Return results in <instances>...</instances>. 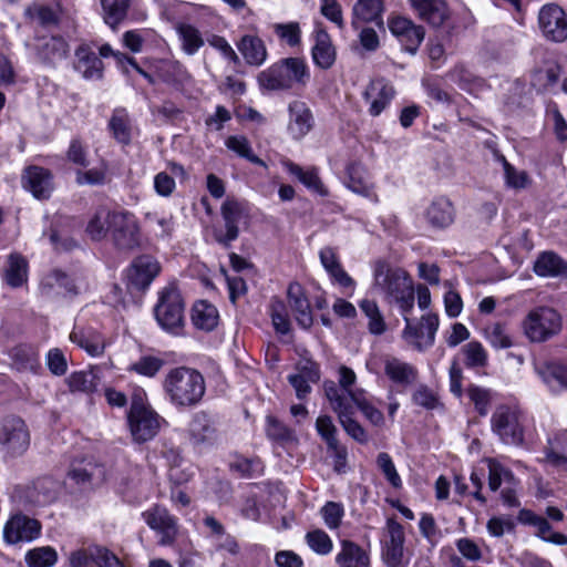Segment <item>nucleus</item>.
Wrapping results in <instances>:
<instances>
[{
    "label": "nucleus",
    "instance_id": "nucleus-39",
    "mask_svg": "<svg viewBox=\"0 0 567 567\" xmlns=\"http://www.w3.org/2000/svg\"><path fill=\"white\" fill-rule=\"evenodd\" d=\"M346 185L353 193L362 196H370L371 183L363 166L359 163H350L347 166V181Z\"/></svg>",
    "mask_w": 567,
    "mask_h": 567
},
{
    "label": "nucleus",
    "instance_id": "nucleus-33",
    "mask_svg": "<svg viewBox=\"0 0 567 567\" xmlns=\"http://www.w3.org/2000/svg\"><path fill=\"white\" fill-rule=\"evenodd\" d=\"M175 30L181 43L182 51L187 55H195L205 44L200 31L193 24L178 22Z\"/></svg>",
    "mask_w": 567,
    "mask_h": 567
},
{
    "label": "nucleus",
    "instance_id": "nucleus-36",
    "mask_svg": "<svg viewBox=\"0 0 567 567\" xmlns=\"http://www.w3.org/2000/svg\"><path fill=\"white\" fill-rule=\"evenodd\" d=\"M312 59L316 65L323 70L331 68L334 63V48L329 34L324 30L317 31L316 44L312 48Z\"/></svg>",
    "mask_w": 567,
    "mask_h": 567
},
{
    "label": "nucleus",
    "instance_id": "nucleus-27",
    "mask_svg": "<svg viewBox=\"0 0 567 567\" xmlns=\"http://www.w3.org/2000/svg\"><path fill=\"white\" fill-rule=\"evenodd\" d=\"M338 567H370L369 553L352 540H342L336 555Z\"/></svg>",
    "mask_w": 567,
    "mask_h": 567
},
{
    "label": "nucleus",
    "instance_id": "nucleus-2",
    "mask_svg": "<svg viewBox=\"0 0 567 567\" xmlns=\"http://www.w3.org/2000/svg\"><path fill=\"white\" fill-rule=\"evenodd\" d=\"M310 74L306 62L299 58H286L259 73L257 80L267 91H285L295 84L305 86Z\"/></svg>",
    "mask_w": 567,
    "mask_h": 567
},
{
    "label": "nucleus",
    "instance_id": "nucleus-22",
    "mask_svg": "<svg viewBox=\"0 0 567 567\" xmlns=\"http://www.w3.org/2000/svg\"><path fill=\"white\" fill-rule=\"evenodd\" d=\"M288 131L296 140L302 138L313 127V116L310 109L302 101H292L288 105Z\"/></svg>",
    "mask_w": 567,
    "mask_h": 567
},
{
    "label": "nucleus",
    "instance_id": "nucleus-38",
    "mask_svg": "<svg viewBox=\"0 0 567 567\" xmlns=\"http://www.w3.org/2000/svg\"><path fill=\"white\" fill-rule=\"evenodd\" d=\"M132 122L125 109H115L109 121L113 137L122 144H128L132 136Z\"/></svg>",
    "mask_w": 567,
    "mask_h": 567
},
{
    "label": "nucleus",
    "instance_id": "nucleus-57",
    "mask_svg": "<svg viewBox=\"0 0 567 567\" xmlns=\"http://www.w3.org/2000/svg\"><path fill=\"white\" fill-rule=\"evenodd\" d=\"M164 361L153 355H143L132 364L131 370L148 378H153L163 367Z\"/></svg>",
    "mask_w": 567,
    "mask_h": 567
},
{
    "label": "nucleus",
    "instance_id": "nucleus-47",
    "mask_svg": "<svg viewBox=\"0 0 567 567\" xmlns=\"http://www.w3.org/2000/svg\"><path fill=\"white\" fill-rule=\"evenodd\" d=\"M225 145L227 146V148L235 152L240 157L246 158L250 163H254V164H257L260 166H266L265 162L252 153L247 137H245L243 135L229 136L226 140Z\"/></svg>",
    "mask_w": 567,
    "mask_h": 567
},
{
    "label": "nucleus",
    "instance_id": "nucleus-14",
    "mask_svg": "<svg viewBox=\"0 0 567 567\" xmlns=\"http://www.w3.org/2000/svg\"><path fill=\"white\" fill-rule=\"evenodd\" d=\"M405 323L402 336L415 349L423 351L433 346L439 329L437 315L427 313L422 316L420 323L416 326L412 324L409 317H405Z\"/></svg>",
    "mask_w": 567,
    "mask_h": 567
},
{
    "label": "nucleus",
    "instance_id": "nucleus-24",
    "mask_svg": "<svg viewBox=\"0 0 567 567\" xmlns=\"http://www.w3.org/2000/svg\"><path fill=\"white\" fill-rule=\"evenodd\" d=\"M384 373L395 384L409 386L414 383L419 377L417 369L401 359L392 355H385L383 359Z\"/></svg>",
    "mask_w": 567,
    "mask_h": 567
},
{
    "label": "nucleus",
    "instance_id": "nucleus-4",
    "mask_svg": "<svg viewBox=\"0 0 567 567\" xmlns=\"http://www.w3.org/2000/svg\"><path fill=\"white\" fill-rule=\"evenodd\" d=\"M184 300L176 287L169 286L159 292L154 313L158 324L167 331L176 332L184 323Z\"/></svg>",
    "mask_w": 567,
    "mask_h": 567
},
{
    "label": "nucleus",
    "instance_id": "nucleus-35",
    "mask_svg": "<svg viewBox=\"0 0 567 567\" xmlns=\"http://www.w3.org/2000/svg\"><path fill=\"white\" fill-rule=\"evenodd\" d=\"M425 216L433 227L445 228L454 221V208L447 198L440 197L432 202Z\"/></svg>",
    "mask_w": 567,
    "mask_h": 567
},
{
    "label": "nucleus",
    "instance_id": "nucleus-5",
    "mask_svg": "<svg viewBox=\"0 0 567 567\" xmlns=\"http://www.w3.org/2000/svg\"><path fill=\"white\" fill-rule=\"evenodd\" d=\"M523 327L532 342H544L560 331L561 318L553 308L538 307L528 312Z\"/></svg>",
    "mask_w": 567,
    "mask_h": 567
},
{
    "label": "nucleus",
    "instance_id": "nucleus-64",
    "mask_svg": "<svg viewBox=\"0 0 567 567\" xmlns=\"http://www.w3.org/2000/svg\"><path fill=\"white\" fill-rule=\"evenodd\" d=\"M321 515L324 524L330 529H336L340 526L343 516V508L340 504L334 502H328L321 508Z\"/></svg>",
    "mask_w": 567,
    "mask_h": 567
},
{
    "label": "nucleus",
    "instance_id": "nucleus-32",
    "mask_svg": "<svg viewBox=\"0 0 567 567\" xmlns=\"http://www.w3.org/2000/svg\"><path fill=\"white\" fill-rule=\"evenodd\" d=\"M534 271L540 277H567V262L553 251H544L536 259Z\"/></svg>",
    "mask_w": 567,
    "mask_h": 567
},
{
    "label": "nucleus",
    "instance_id": "nucleus-8",
    "mask_svg": "<svg viewBox=\"0 0 567 567\" xmlns=\"http://www.w3.org/2000/svg\"><path fill=\"white\" fill-rule=\"evenodd\" d=\"M374 286L392 300L413 289V282L404 270L391 268L381 260L374 267Z\"/></svg>",
    "mask_w": 567,
    "mask_h": 567
},
{
    "label": "nucleus",
    "instance_id": "nucleus-18",
    "mask_svg": "<svg viewBox=\"0 0 567 567\" xmlns=\"http://www.w3.org/2000/svg\"><path fill=\"white\" fill-rule=\"evenodd\" d=\"M40 523L22 514L13 515L4 526L3 537L9 544L29 542L40 534Z\"/></svg>",
    "mask_w": 567,
    "mask_h": 567
},
{
    "label": "nucleus",
    "instance_id": "nucleus-42",
    "mask_svg": "<svg viewBox=\"0 0 567 567\" xmlns=\"http://www.w3.org/2000/svg\"><path fill=\"white\" fill-rule=\"evenodd\" d=\"M70 339L73 343L84 349L91 357H99L104 352V339L96 332L84 333L81 331H73L70 334Z\"/></svg>",
    "mask_w": 567,
    "mask_h": 567
},
{
    "label": "nucleus",
    "instance_id": "nucleus-51",
    "mask_svg": "<svg viewBox=\"0 0 567 567\" xmlns=\"http://www.w3.org/2000/svg\"><path fill=\"white\" fill-rule=\"evenodd\" d=\"M25 14L30 18V20L38 22L42 27L55 25L59 21V17L55 10L39 3H33L32 6L28 7Z\"/></svg>",
    "mask_w": 567,
    "mask_h": 567
},
{
    "label": "nucleus",
    "instance_id": "nucleus-62",
    "mask_svg": "<svg viewBox=\"0 0 567 567\" xmlns=\"http://www.w3.org/2000/svg\"><path fill=\"white\" fill-rule=\"evenodd\" d=\"M266 432L269 439L278 442H289L293 440V432L274 416L267 417Z\"/></svg>",
    "mask_w": 567,
    "mask_h": 567
},
{
    "label": "nucleus",
    "instance_id": "nucleus-54",
    "mask_svg": "<svg viewBox=\"0 0 567 567\" xmlns=\"http://www.w3.org/2000/svg\"><path fill=\"white\" fill-rule=\"evenodd\" d=\"M485 337L495 349H507L513 346L512 339L505 326L492 323L485 328Z\"/></svg>",
    "mask_w": 567,
    "mask_h": 567
},
{
    "label": "nucleus",
    "instance_id": "nucleus-60",
    "mask_svg": "<svg viewBox=\"0 0 567 567\" xmlns=\"http://www.w3.org/2000/svg\"><path fill=\"white\" fill-rule=\"evenodd\" d=\"M467 367H484L487 362V353L478 341H471L463 347Z\"/></svg>",
    "mask_w": 567,
    "mask_h": 567
},
{
    "label": "nucleus",
    "instance_id": "nucleus-13",
    "mask_svg": "<svg viewBox=\"0 0 567 567\" xmlns=\"http://www.w3.org/2000/svg\"><path fill=\"white\" fill-rule=\"evenodd\" d=\"M388 27L405 52L410 54L417 52L425 37V31L422 25L415 24L405 17L394 16L389 18Z\"/></svg>",
    "mask_w": 567,
    "mask_h": 567
},
{
    "label": "nucleus",
    "instance_id": "nucleus-40",
    "mask_svg": "<svg viewBox=\"0 0 567 567\" xmlns=\"http://www.w3.org/2000/svg\"><path fill=\"white\" fill-rule=\"evenodd\" d=\"M114 212L101 208L95 212L86 226V233L93 240H102L111 231Z\"/></svg>",
    "mask_w": 567,
    "mask_h": 567
},
{
    "label": "nucleus",
    "instance_id": "nucleus-25",
    "mask_svg": "<svg viewBox=\"0 0 567 567\" xmlns=\"http://www.w3.org/2000/svg\"><path fill=\"white\" fill-rule=\"evenodd\" d=\"M287 296L289 306L295 313L296 321L301 328L309 329L313 323V317L310 303L301 286L297 282L290 284Z\"/></svg>",
    "mask_w": 567,
    "mask_h": 567
},
{
    "label": "nucleus",
    "instance_id": "nucleus-17",
    "mask_svg": "<svg viewBox=\"0 0 567 567\" xmlns=\"http://www.w3.org/2000/svg\"><path fill=\"white\" fill-rule=\"evenodd\" d=\"M159 271V262L153 256H138L128 269V285L137 290L146 289Z\"/></svg>",
    "mask_w": 567,
    "mask_h": 567
},
{
    "label": "nucleus",
    "instance_id": "nucleus-48",
    "mask_svg": "<svg viewBox=\"0 0 567 567\" xmlns=\"http://www.w3.org/2000/svg\"><path fill=\"white\" fill-rule=\"evenodd\" d=\"M537 370L546 383L551 384L556 381L559 385L567 389V365L559 362H547Z\"/></svg>",
    "mask_w": 567,
    "mask_h": 567
},
{
    "label": "nucleus",
    "instance_id": "nucleus-7",
    "mask_svg": "<svg viewBox=\"0 0 567 567\" xmlns=\"http://www.w3.org/2000/svg\"><path fill=\"white\" fill-rule=\"evenodd\" d=\"M111 238L120 250L130 251L141 245V231L136 217L126 210H114L111 219Z\"/></svg>",
    "mask_w": 567,
    "mask_h": 567
},
{
    "label": "nucleus",
    "instance_id": "nucleus-9",
    "mask_svg": "<svg viewBox=\"0 0 567 567\" xmlns=\"http://www.w3.org/2000/svg\"><path fill=\"white\" fill-rule=\"evenodd\" d=\"M220 214L224 221V229H217L214 237L223 247H230L239 236V224L249 217L248 210L243 202L235 198H227L221 207Z\"/></svg>",
    "mask_w": 567,
    "mask_h": 567
},
{
    "label": "nucleus",
    "instance_id": "nucleus-41",
    "mask_svg": "<svg viewBox=\"0 0 567 567\" xmlns=\"http://www.w3.org/2000/svg\"><path fill=\"white\" fill-rule=\"evenodd\" d=\"M28 279V262L19 255H10L8 268L4 272L6 282L12 287H21Z\"/></svg>",
    "mask_w": 567,
    "mask_h": 567
},
{
    "label": "nucleus",
    "instance_id": "nucleus-61",
    "mask_svg": "<svg viewBox=\"0 0 567 567\" xmlns=\"http://www.w3.org/2000/svg\"><path fill=\"white\" fill-rule=\"evenodd\" d=\"M316 429L322 440L326 441L328 449H337V429L328 415H321L316 421Z\"/></svg>",
    "mask_w": 567,
    "mask_h": 567
},
{
    "label": "nucleus",
    "instance_id": "nucleus-16",
    "mask_svg": "<svg viewBox=\"0 0 567 567\" xmlns=\"http://www.w3.org/2000/svg\"><path fill=\"white\" fill-rule=\"evenodd\" d=\"M143 517L146 524L161 536L162 545L174 543L178 532L177 520L165 507L156 505L144 512Z\"/></svg>",
    "mask_w": 567,
    "mask_h": 567
},
{
    "label": "nucleus",
    "instance_id": "nucleus-43",
    "mask_svg": "<svg viewBox=\"0 0 567 567\" xmlns=\"http://www.w3.org/2000/svg\"><path fill=\"white\" fill-rule=\"evenodd\" d=\"M66 383L71 392L92 393L99 385V378L93 370L76 371L69 375Z\"/></svg>",
    "mask_w": 567,
    "mask_h": 567
},
{
    "label": "nucleus",
    "instance_id": "nucleus-1",
    "mask_svg": "<svg viewBox=\"0 0 567 567\" xmlns=\"http://www.w3.org/2000/svg\"><path fill=\"white\" fill-rule=\"evenodd\" d=\"M163 390L176 409H190L200 403L206 392L203 374L188 367L171 369L164 378Z\"/></svg>",
    "mask_w": 567,
    "mask_h": 567
},
{
    "label": "nucleus",
    "instance_id": "nucleus-29",
    "mask_svg": "<svg viewBox=\"0 0 567 567\" xmlns=\"http://www.w3.org/2000/svg\"><path fill=\"white\" fill-rule=\"evenodd\" d=\"M545 461L553 466L567 470V430H558L553 437L548 439Z\"/></svg>",
    "mask_w": 567,
    "mask_h": 567
},
{
    "label": "nucleus",
    "instance_id": "nucleus-28",
    "mask_svg": "<svg viewBox=\"0 0 567 567\" xmlns=\"http://www.w3.org/2000/svg\"><path fill=\"white\" fill-rule=\"evenodd\" d=\"M78 62L75 69L87 80H97L103 74L102 60L86 45H81L75 51Z\"/></svg>",
    "mask_w": 567,
    "mask_h": 567
},
{
    "label": "nucleus",
    "instance_id": "nucleus-26",
    "mask_svg": "<svg viewBox=\"0 0 567 567\" xmlns=\"http://www.w3.org/2000/svg\"><path fill=\"white\" fill-rule=\"evenodd\" d=\"M69 476L76 484L93 486L101 484L105 480V470L93 460H83L72 464Z\"/></svg>",
    "mask_w": 567,
    "mask_h": 567
},
{
    "label": "nucleus",
    "instance_id": "nucleus-11",
    "mask_svg": "<svg viewBox=\"0 0 567 567\" xmlns=\"http://www.w3.org/2000/svg\"><path fill=\"white\" fill-rule=\"evenodd\" d=\"M491 425L492 431L503 443L518 445L523 442V429L516 410L507 405L497 406L492 415Z\"/></svg>",
    "mask_w": 567,
    "mask_h": 567
},
{
    "label": "nucleus",
    "instance_id": "nucleus-21",
    "mask_svg": "<svg viewBox=\"0 0 567 567\" xmlns=\"http://www.w3.org/2000/svg\"><path fill=\"white\" fill-rule=\"evenodd\" d=\"M395 90L383 79H377L369 83L363 92V99L370 104L369 113L372 116L380 115L394 97Z\"/></svg>",
    "mask_w": 567,
    "mask_h": 567
},
{
    "label": "nucleus",
    "instance_id": "nucleus-10",
    "mask_svg": "<svg viewBox=\"0 0 567 567\" xmlns=\"http://www.w3.org/2000/svg\"><path fill=\"white\" fill-rule=\"evenodd\" d=\"M0 445L11 456L22 455L30 445V433L18 416H7L0 423Z\"/></svg>",
    "mask_w": 567,
    "mask_h": 567
},
{
    "label": "nucleus",
    "instance_id": "nucleus-49",
    "mask_svg": "<svg viewBox=\"0 0 567 567\" xmlns=\"http://www.w3.org/2000/svg\"><path fill=\"white\" fill-rule=\"evenodd\" d=\"M58 555L52 547H38L29 550L25 560L30 567H51L56 563Z\"/></svg>",
    "mask_w": 567,
    "mask_h": 567
},
{
    "label": "nucleus",
    "instance_id": "nucleus-31",
    "mask_svg": "<svg viewBox=\"0 0 567 567\" xmlns=\"http://www.w3.org/2000/svg\"><path fill=\"white\" fill-rule=\"evenodd\" d=\"M237 48L249 65L259 66L267 59L264 41L255 35L246 34L237 43Z\"/></svg>",
    "mask_w": 567,
    "mask_h": 567
},
{
    "label": "nucleus",
    "instance_id": "nucleus-19",
    "mask_svg": "<svg viewBox=\"0 0 567 567\" xmlns=\"http://www.w3.org/2000/svg\"><path fill=\"white\" fill-rule=\"evenodd\" d=\"M22 186L37 199H48L53 190L52 174L41 166H28L21 177Z\"/></svg>",
    "mask_w": 567,
    "mask_h": 567
},
{
    "label": "nucleus",
    "instance_id": "nucleus-37",
    "mask_svg": "<svg viewBox=\"0 0 567 567\" xmlns=\"http://www.w3.org/2000/svg\"><path fill=\"white\" fill-rule=\"evenodd\" d=\"M216 307L205 300L197 301L192 309V321L198 329L212 331L218 323Z\"/></svg>",
    "mask_w": 567,
    "mask_h": 567
},
{
    "label": "nucleus",
    "instance_id": "nucleus-20",
    "mask_svg": "<svg viewBox=\"0 0 567 567\" xmlns=\"http://www.w3.org/2000/svg\"><path fill=\"white\" fill-rule=\"evenodd\" d=\"M188 437L196 449L213 445L217 440V431L214 421L204 412L193 415L188 425Z\"/></svg>",
    "mask_w": 567,
    "mask_h": 567
},
{
    "label": "nucleus",
    "instance_id": "nucleus-3",
    "mask_svg": "<svg viewBox=\"0 0 567 567\" xmlns=\"http://www.w3.org/2000/svg\"><path fill=\"white\" fill-rule=\"evenodd\" d=\"M161 420L141 393L133 395L127 423L135 442L143 443L152 440L159 431Z\"/></svg>",
    "mask_w": 567,
    "mask_h": 567
},
{
    "label": "nucleus",
    "instance_id": "nucleus-55",
    "mask_svg": "<svg viewBox=\"0 0 567 567\" xmlns=\"http://www.w3.org/2000/svg\"><path fill=\"white\" fill-rule=\"evenodd\" d=\"M377 464L382 474L384 475L385 480L393 488L398 489L402 487V480L395 468V465L391 456L388 453H380L377 457Z\"/></svg>",
    "mask_w": 567,
    "mask_h": 567
},
{
    "label": "nucleus",
    "instance_id": "nucleus-50",
    "mask_svg": "<svg viewBox=\"0 0 567 567\" xmlns=\"http://www.w3.org/2000/svg\"><path fill=\"white\" fill-rule=\"evenodd\" d=\"M324 392L326 396L329 400L332 409L338 415L347 410L352 409L350 401L351 400V391H348L350 398H348L337 385L334 382H326L324 383Z\"/></svg>",
    "mask_w": 567,
    "mask_h": 567
},
{
    "label": "nucleus",
    "instance_id": "nucleus-53",
    "mask_svg": "<svg viewBox=\"0 0 567 567\" xmlns=\"http://www.w3.org/2000/svg\"><path fill=\"white\" fill-rule=\"evenodd\" d=\"M308 546L318 555H328L333 548V544L329 535L321 530L315 529L306 534Z\"/></svg>",
    "mask_w": 567,
    "mask_h": 567
},
{
    "label": "nucleus",
    "instance_id": "nucleus-44",
    "mask_svg": "<svg viewBox=\"0 0 567 567\" xmlns=\"http://www.w3.org/2000/svg\"><path fill=\"white\" fill-rule=\"evenodd\" d=\"M104 22L115 29L126 17L128 0H101Z\"/></svg>",
    "mask_w": 567,
    "mask_h": 567
},
{
    "label": "nucleus",
    "instance_id": "nucleus-52",
    "mask_svg": "<svg viewBox=\"0 0 567 567\" xmlns=\"http://www.w3.org/2000/svg\"><path fill=\"white\" fill-rule=\"evenodd\" d=\"M13 361L18 370L37 372L40 368L39 355L30 348H17Z\"/></svg>",
    "mask_w": 567,
    "mask_h": 567
},
{
    "label": "nucleus",
    "instance_id": "nucleus-45",
    "mask_svg": "<svg viewBox=\"0 0 567 567\" xmlns=\"http://www.w3.org/2000/svg\"><path fill=\"white\" fill-rule=\"evenodd\" d=\"M288 172L297 177L307 188L320 194L327 195V190L324 189L321 179L319 178L318 172L315 168L305 171L301 166L295 163L286 164Z\"/></svg>",
    "mask_w": 567,
    "mask_h": 567
},
{
    "label": "nucleus",
    "instance_id": "nucleus-6",
    "mask_svg": "<svg viewBox=\"0 0 567 567\" xmlns=\"http://www.w3.org/2000/svg\"><path fill=\"white\" fill-rule=\"evenodd\" d=\"M84 280L75 274H68L61 269H53L40 281L39 290L47 299L75 297L81 292Z\"/></svg>",
    "mask_w": 567,
    "mask_h": 567
},
{
    "label": "nucleus",
    "instance_id": "nucleus-23",
    "mask_svg": "<svg viewBox=\"0 0 567 567\" xmlns=\"http://www.w3.org/2000/svg\"><path fill=\"white\" fill-rule=\"evenodd\" d=\"M419 17L437 28L449 18V9L444 0H408Z\"/></svg>",
    "mask_w": 567,
    "mask_h": 567
},
{
    "label": "nucleus",
    "instance_id": "nucleus-63",
    "mask_svg": "<svg viewBox=\"0 0 567 567\" xmlns=\"http://www.w3.org/2000/svg\"><path fill=\"white\" fill-rule=\"evenodd\" d=\"M467 394L471 401L474 403L478 414L483 416L486 415L491 402L489 391L477 385H470L467 389Z\"/></svg>",
    "mask_w": 567,
    "mask_h": 567
},
{
    "label": "nucleus",
    "instance_id": "nucleus-30",
    "mask_svg": "<svg viewBox=\"0 0 567 567\" xmlns=\"http://www.w3.org/2000/svg\"><path fill=\"white\" fill-rule=\"evenodd\" d=\"M39 59L47 64H54L68 54V43L61 37L43 38L37 45Z\"/></svg>",
    "mask_w": 567,
    "mask_h": 567
},
{
    "label": "nucleus",
    "instance_id": "nucleus-58",
    "mask_svg": "<svg viewBox=\"0 0 567 567\" xmlns=\"http://www.w3.org/2000/svg\"><path fill=\"white\" fill-rule=\"evenodd\" d=\"M352 409L341 412L339 416V421L344 429V431L355 441L360 443H364L368 441V436L365 434L364 429L351 417Z\"/></svg>",
    "mask_w": 567,
    "mask_h": 567
},
{
    "label": "nucleus",
    "instance_id": "nucleus-46",
    "mask_svg": "<svg viewBox=\"0 0 567 567\" xmlns=\"http://www.w3.org/2000/svg\"><path fill=\"white\" fill-rule=\"evenodd\" d=\"M501 162L503 164L505 184L507 187L519 190L527 188L532 184L527 172L514 167L503 155L501 156Z\"/></svg>",
    "mask_w": 567,
    "mask_h": 567
},
{
    "label": "nucleus",
    "instance_id": "nucleus-34",
    "mask_svg": "<svg viewBox=\"0 0 567 567\" xmlns=\"http://www.w3.org/2000/svg\"><path fill=\"white\" fill-rule=\"evenodd\" d=\"M383 0H358L353 6L352 24L357 27V22L362 21L374 22L377 25L381 27L383 24Z\"/></svg>",
    "mask_w": 567,
    "mask_h": 567
},
{
    "label": "nucleus",
    "instance_id": "nucleus-12",
    "mask_svg": "<svg viewBox=\"0 0 567 567\" xmlns=\"http://www.w3.org/2000/svg\"><path fill=\"white\" fill-rule=\"evenodd\" d=\"M404 540L403 526L389 518L382 537V559L388 567L403 566Z\"/></svg>",
    "mask_w": 567,
    "mask_h": 567
},
{
    "label": "nucleus",
    "instance_id": "nucleus-59",
    "mask_svg": "<svg viewBox=\"0 0 567 567\" xmlns=\"http://www.w3.org/2000/svg\"><path fill=\"white\" fill-rule=\"evenodd\" d=\"M352 402L361 410L364 416L374 425L383 423L384 417L380 410L374 408L362 393H350Z\"/></svg>",
    "mask_w": 567,
    "mask_h": 567
},
{
    "label": "nucleus",
    "instance_id": "nucleus-15",
    "mask_svg": "<svg viewBox=\"0 0 567 567\" xmlns=\"http://www.w3.org/2000/svg\"><path fill=\"white\" fill-rule=\"evenodd\" d=\"M538 22L546 39L554 42H563L567 39V18L558 6H544L539 11Z\"/></svg>",
    "mask_w": 567,
    "mask_h": 567
},
{
    "label": "nucleus",
    "instance_id": "nucleus-56",
    "mask_svg": "<svg viewBox=\"0 0 567 567\" xmlns=\"http://www.w3.org/2000/svg\"><path fill=\"white\" fill-rule=\"evenodd\" d=\"M412 401L415 405L426 410H435L441 403L437 394L427 385L420 384L412 394Z\"/></svg>",
    "mask_w": 567,
    "mask_h": 567
}]
</instances>
